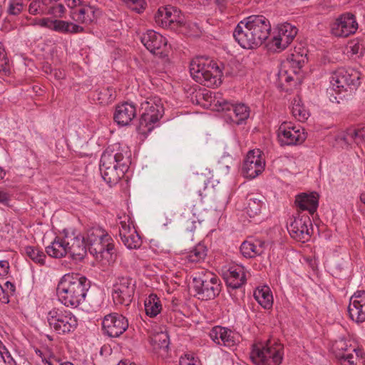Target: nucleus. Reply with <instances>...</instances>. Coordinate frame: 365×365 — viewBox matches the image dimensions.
I'll return each mask as SVG.
<instances>
[{
  "mask_svg": "<svg viewBox=\"0 0 365 365\" xmlns=\"http://www.w3.org/2000/svg\"><path fill=\"white\" fill-rule=\"evenodd\" d=\"M91 282L79 274H66L60 279L56 292L59 301L66 307H77L85 301Z\"/></svg>",
  "mask_w": 365,
  "mask_h": 365,
  "instance_id": "f257e3e1",
  "label": "nucleus"
},
{
  "mask_svg": "<svg viewBox=\"0 0 365 365\" xmlns=\"http://www.w3.org/2000/svg\"><path fill=\"white\" fill-rule=\"evenodd\" d=\"M190 73L196 82L205 86H217L221 83L222 72L220 66L208 58L200 56L192 59Z\"/></svg>",
  "mask_w": 365,
  "mask_h": 365,
  "instance_id": "f03ea898",
  "label": "nucleus"
},
{
  "mask_svg": "<svg viewBox=\"0 0 365 365\" xmlns=\"http://www.w3.org/2000/svg\"><path fill=\"white\" fill-rule=\"evenodd\" d=\"M85 240L89 252L96 259H109L115 253L113 240L108 232L99 227H91L87 230Z\"/></svg>",
  "mask_w": 365,
  "mask_h": 365,
  "instance_id": "7ed1b4c3",
  "label": "nucleus"
},
{
  "mask_svg": "<svg viewBox=\"0 0 365 365\" xmlns=\"http://www.w3.org/2000/svg\"><path fill=\"white\" fill-rule=\"evenodd\" d=\"M195 295L201 300H210L219 295L221 288L219 278L212 272L201 269L192 278Z\"/></svg>",
  "mask_w": 365,
  "mask_h": 365,
  "instance_id": "20e7f679",
  "label": "nucleus"
},
{
  "mask_svg": "<svg viewBox=\"0 0 365 365\" xmlns=\"http://www.w3.org/2000/svg\"><path fill=\"white\" fill-rule=\"evenodd\" d=\"M160 98L150 99L141 103V114L136 129L140 134L146 135L154 128V124L163 115L164 108Z\"/></svg>",
  "mask_w": 365,
  "mask_h": 365,
  "instance_id": "39448f33",
  "label": "nucleus"
},
{
  "mask_svg": "<svg viewBox=\"0 0 365 365\" xmlns=\"http://www.w3.org/2000/svg\"><path fill=\"white\" fill-rule=\"evenodd\" d=\"M256 365H280L283 359V346L280 344H254L250 354Z\"/></svg>",
  "mask_w": 365,
  "mask_h": 365,
  "instance_id": "423d86ee",
  "label": "nucleus"
},
{
  "mask_svg": "<svg viewBox=\"0 0 365 365\" xmlns=\"http://www.w3.org/2000/svg\"><path fill=\"white\" fill-rule=\"evenodd\" d=\"M47 320L51 329L58 334H66L73 331L78 321L75 315L64 307H55L48 313Z\"/></svg>",
  "mask_w": 365,
  "mask_h": 365,
  "instance_id": "0eeeda50",
  "label": "nucleus"
},
{
  "mask_svg": "<svg viewBox=\"0 0 365 365\" xmlns=\"http://www.w3.org/2000/svg\"><path fill=\"white\" fill-rule=\"evenodd\" d=\"M336 357L341 365H358L364 363V353L360 349L352 346V341L344 338L336 340L332 346Z\"/></svg>",
  "mask_w": 365,
  "mask_h": 365,
  "instance_id": "6e6552de",
  "label": "nucleus"
},
{
  "mask_svg": "<svg viewBox=\"0 0 365 365\" xmlns=\"http://www.w3.org/2000/svg\"><path fill=\"white\" fill-rule=\"evenodd\" d=\"M331 89L337 93L352 92L360 85V76L357 71L339 68L330 77Z\"/></svg>",
  "mask_w": 365,
  "mask_h": 365,
  "instance_id": "1a4fd4ad",
  "label": "nucleus"
},
{
  "mask_svg": "<svg viewBox=\"0 0 365 365\" xmlns=\"http://www.w3.org/2000/svg\"><path fill=\"white\" fill-rule=\"evenodd\" d=\"M135 280L128 276H119L113 284L112 297L115 304L128 307L133 301Z\"/></svg>",
  "mask_w": 365,
  "mask_h": 365,
  "instance_id": "9d476101",
  "label": "nucleus"
},
{
  "mask_svg": "<svg viewBox=\"0 0 365 365\" xmlns=\"http://www.w3.org/2000/svg\"><path fill=\"white\" fill-rule=\"evenodd\" d=\"M277 137L282 145H295L302 143L307 135L300 126L291 122H283L277 130Z\"/></svg>",
  "mask_w": 365,
  "mask_h": 365,
  "instance_id": "9b49d317",
  "label": "nucleus"
},
{
  "mask_svg": "<svg viewBox=\"0 0 365 365\" xmlns=\"http://www.w3.org/2000/svg\"><path fill=\"white\" fill-rule=\"evenodd\" d=\"M245 21V25H247L252 33L257 46H260L269 36L271 25L269 20L262 15H252Z\"/></svg>",
  "mask_w": 365,
  "mask_h": 365,
  "instance_id": "f8f14e48",
  "label": "nucleus"
},
{
  "mask_svg": "<svg viewBox=\"0 0 365 365\" xmlns=\"http://www.w3.org/2000/svg\"><path fill=\"white\" fill-rule=\"evenodd\" d=\"M102 328L105 334L110 337H118L128 328L127 318L118 313H111L104 317Z\"/></svg>",
  "mask_w": 365,
  "mask_h": 365,
  "instance_id": "ddd939ff",
  "label": "nucleus"
},
{
  "mask_svg": "<svg viewBox=\"0 0 365 365\" xmlns=\"http://www.w3.org/2000/svg\"><path fill=\"white\" fill-rule=\"evenodd\" d=\"M288 230L294 240L302 242L308 241L312 231V223L309 217L303 215L294 217L288 227Z\"/></svg>",
  "mask_w": 365,
  "mask_h": 365,
  "instance_id": "4468645a",
  "label": "nucleus"
},
{
  "mask_svg": "<svg viewBox=\"0 0 365 365\" xmlns=\"http://www.w3.org/2000/svg\"><path fill=\"white\" fill-rule=\"evenodd\" d=\"M298 29L289 23L279 24L277 34L272 40V46L275 51H281L285 49L297 36Z\"/></svg>",
  "mask_w": 365,
  "mask_h": 365,
  "instance_id": "2eb2a0df",
  "label": "nucleus"
},
{
  "mask_svg": "<svg viewBox=\"0 0 365 365\" xmlns=\"http://www.w3.org/2000/svg\"><path fill=\"white\" fill-rule=\"evenodd\" d=\"M141 42L154 55L161 58L167 56V40L159 33L148 31L142 36Z\"/></svg>",
  "mask_w": 365,
  "mask_h": 365,
  "instance_id": "dca6fc26",
  "label": "nucleus"
},
{
  "mask_svg": "<svg viewBox=\"0 0 365 365\" xmlns=\"http://www.w3.org/2000/svg\"><path fill=\"white\" fill-rule=\"evenodd\" d=\"M358 24L354 15L350 13L341 14L331 26V33L338 37H347L356 32Z\"/></svg>",
  "mask_w": 365,
  "mask_h": 365,
  "instance_id": "f3484780",
  "label": "nucleus"
},
{
  "mask_svg": "<svg viewBox=\"0 0 365 365\" xmlns=\"http://www.w3.org/2000/svg\"><path fill=\"white\" fill-rule=\"evenodd\" d=\"M336 140L342 147L351 146L353 144L361 145L365 142V125L359 124L348 128L336 136Z\"/></svg>",
  "mask_w": 365,
  "mask_h": 365,
  "instance_id": "a211bd4d",
  "label": "nucleus"
},
{
  "mask_svg": "<svg viewBox=\"0 0 365 365\" xmlns=\"http://www.w3.org/2000/svg\"><path fill=\"white\" fill-rule=\"evenodd\" d=\"M348 312L353 321L357 323L365 322V291L358 290L351 297Z\"/></svg>",
  "mask_w": 365,
  "mask_h": 365,
  "instance_id": "6ab92c4d",
  "label": "nucleus"
},
{
  "mask_svg": "<svg viewBox=\"0 0 365 365\" xmlns=\"http://www.w3.org/2000/svg\"><path fill=\"white\" fill-rule=\"evenodd\" d=\"M180 11L172 6L160 8L155 15V22L163 27H169L172 29L182 23L180 15Z\"/></svg>",
  "mask_w": 365,
  "mask_h": 365,
  "instance_id": "aec40b11",
  "label": "nucleus"
},
{
  "mask_svg": "<svg viewBox=\"0 0 365 365\" xmlns=\"http://www.w3.org/2000/svg\"><path fill=\"white\" fill-rule=\"evenodd\" d=\"M245 19L240 21L235 29L233 37L240 46L245 49H255L258 48L252 33L247 25H245Z\"/></svg>",
  "mask_w": 365,
  "mask_h": 365,
  "instance_id": "412c9836",
  "label": "nucleus"
},
{
  "mask_svg": "<svg viewBox=\"0 0 365 365\" xmlns=\"http://www.w3.org/2000/svg\"><path fill=\"white\" fill-rule=\"evenodd\" d=\"M136 116V108L133 103L125 102L115 107L114 120L120 125H128Z\"/></svg>",
  "mask_w": 365,
  "mask_h": 365,
  "instance_id": "4be33fe9",
  "label": "nucleus"
},
{
  "mask_svg": "<svg viewBox=\"0 0 365 365\" xmlns=\"http://www.w3.org/2000/svg\"><path fill=\"white\" fill-rule=\"evenodd\" d=\"M209 335L213 341L220 345L232 347L236 344L235 334L225 327H214L210 330Z\"/></svg>",
  "mask_w": 365,
  "mask_h": 365,
  "instance_id": "5701e85b",
  "label": "nucleus"
},
{
  "mask_svg": "<svg viewBox=\"0 0 365 365\" xmlns=\"http://www.w3.org/2000/svg\"><path fill=\"white\" fill-rule=\"evenodd\" d=\"M98 13L99 11L93 6L81 5L71 10L70 16L79 24H89L97 19Z\"/></svg>",
  "mask_w": 365,
  "mask_h": 365,
  "instance_id": "b1692460",
  "label": "nucleus"
},
{
  "mask_svg": "<svg viewBox=\"0 0 365 365\" xmlns=\"http://www.w3.org/2000/svg\"><path fill=\"white\" fill-rule=\"evenodd\" d=\"M120 164L128 165V160L123 154L107 149L103 153L101 158L100 171H103L106 168L118 167Z\"/></svg>",
  "mask_w": 365,
  "mask_h": 365,
  "instance_id": "393cba45",
  "label": "nucleus"
},
{
  "mask_svg": "<svg viewBox=\"0 0 365 365\" xmlns=\"http://www.w3.org/2000/svg\"><path fill=\"white\" fill-rule=\"evenodd\" d=\"M67 249L68 255H70L72 259L81 260L86 255L88 246L83 237L80 236L69 237Z\"/></svg>",
  "mask_w": 365,
  "mask_h": 365,
  "instance_id": "a878e982",
  "label": "nucleus"
},
{
  "mask_svg": "<svg viewBox=\"0 0 365 365\" xmlns=\"http://www.w3.org/2000/svg\"><path fill=\"white\" fill-rule=\"evenodd\" d=\"M69 237H56L50 245L46 247L47 255L53 258H62L68 255Z\"/></svg>",
  "mask_w": 365,
  "mask_h": 365,
  "instance_id": "bb28decb",
  "label": "nucleus"
},
{
  "mask_svg": "<svg viewBox=\"0 0 365 365\" xmlns=\"http://www.w3.org/2000/svg\"><path fill=\"white\" fill-rule=\"evenodd\" d=\"M296 205L302 210H307L314 214L318 207V195L316 192L311 194L301 193L296 197Z\"/></svg>",
  "mask_w": 365,
  "mask_h": 365,
  "instance_id": "cd10ccee",
  "label": "nucleus"
},
{
  "mask_svg": "<svg viewBox=\"0 0 365 365\" xmlns=\"http://www.w3.org/2000/svg\"><path fill=\"white\" fill-rule=\"evenodd\" d=\"M265 242L256 240L255 242L246 240L240 246V252L247 258H254L262 255L265 250Z\"/></svg>",
  "mask_w": 365,
  "mask_h": 365,
  "instance_id": "c85d7f7f",
  "label": "nucleus"
},
{
  "mask_svg": "<svg viewBox=\"0 0 365 365\" xmlns=\"http://www.w3.org/2000/svg\"><path fill=\"white\" fill-rule=\"evenodd\" d=\"M128 168V165L120 164L116 168H106L105 170L101 172V174L103 179L111 186L115 185L123 177Z\"/></svg>",
  "mask_w": 365,
  "mask_h": 365,
  "instance_id": "c756f323",
  "label": "nucleus"
},
{
  "mask_svg": "<svg viewBox=\"0 0 365 365\" xmlns=\"http://www.w3.org/2000/svg\"><path fill=\"white\" fill-rule=\"evenodd\" d=\"M264 197L255 194H250L247 197V205L245 211L250 217H254L260 213Z\"/></svg>",
  "mask_w": 365,
  "mask_h": 365,
  "instance_id": "7c9ffc66",
  "label": "nucleus"
},
{
  "mask_svg": "<svg viewBox=\"0 0 365 365\" xmlns=\"http://www.w3.org/2000/svg\"><path fill=\"white\" fill-rule=\"evenodd\" d=\"M52 30L62 34H75L83 32L84 29L72 22L54 19Z\"/></svg>",
  "mask_w": 365,
  "mask_h": 365,
  "instance_id": "2f4dec72",
  "label": "nucleus"
},
{
  "mask_svg": "<svg viewBox=\"0 0 365 365\" xmlns=\"http://www.w3.org/2000/svg\"><path fill=\"white\" fill-rule=\"evenodd\" d=\"M145 313L150 317H155L160 313L162 304L155 294H150L144 302Z\"/></svg>",
  "mask_w": 365,
  "mask_h": 365,
  "instance_id": "473e14b6",
  "label": "nucleus"
},
{
  "mask_svg": "<svg viewBox=\"0 0 365 365\" xmlns=\"http://www.w3.org/2000/svg\"><path fill=\"white\" fill-rule=\"evenodd\" d=\"M254 297L263 308L267 309L272 308L273 297L268 287L256 289L254 292Z\"/></svg>",
  "mask_w": 365,
  "mask_h": 365,
  "instance_id": "72a5a7b5",
  "label": "nucleus"
},
{
  "mask_svg": "<svg viewBox=\"0 0 365 365\" xmlns=\"http://www.w3.org/2000/svg\"><path fill=\"white\" fill-rule=\"evenodd\" d=\"M120 239L123 245L130 250L138 249L142 245L141 237L134 227L132 232H124L121 234Z\"/></svg>",
  "mask_w": 365,
  "mask_h": 365,
  "instance_id": "f704fd0d",
  "label": "nucleus"
},
{
  "mask_svg": "<svg viewBox=\"0 0 365 365\" xmlns=\"http://www.w3.org/2000/svg\"><path fill=\"white\" fill-rule=\"evenodd\" d=\"M250 109L244 104H236L234 115L229 113L228 120L237 125L242 124L249 118Z\"/></svg>",
  "mask_w": 365,
  "mask_h": 365,
  "instance_id": "c9c22d12",
  "label": "nucleus"
},
{
  "mask_svg": "<svg viewBox=\"0 0 365 365\" xmlns=\"http://www.w3.org/2000/svg\"><path fill=\"white\" fill-rule=\"evenodd\" d=\"M265 163H252L244 162L242 166V173L245 178L253 179L258 176L264 170Z\"/></svg>",
  "mask_w": 365,
  "mask_h": 365,
  "instance_id": "e433bc0d",
  "label": "nucleus"
},
{
  "mask_svg": "<svg viewBox=\"0 0 365 365\" xmlns=\"http://www.w3.org/2000/svg\"><path fill=\"white\" fill-rule=\"evenodd\" d=\"M207 255V249L202 244H198L185 257V260L190 263L203 262Z\"/></svg>",
  "mask_w": 365,
  "mask_h": 365,
  "instance_id": "4c0bfd02",
  "label": "nucleus"
},
{
  "mask_svg": "<svg viewBox=\"0 0 365 365\" xmlns=\"http://www.w3.org/2000/svg\"><path fill=\"white\" fill-rule=\"evenodd\" d=\"M306 56V54L304 55L297 51L288 56L287 61L289 66L293 68L292 72L294 73H297L298 71L304 66L307 60Z\"/></svg>",
  "mask_w": 365,
  "mask_h": 365,
  "instance_id": "58836bf2",
  "label": "nucleus"
},
{
  "mask_svg": "<svg viewBox=\"0 0 365 365\" xmlns=\"http://www.w3.org/2000/svg\"><path fill=\"white\" fill-rule=\"evenodd\" d=\"M26 255L29 257L35 263L43 265L45 264L46 255L38 248L27 246L24 248Z\"/></svg>",
  "mask_w": 365,
  "mask_h": 365,
  "instance_id": "ea45409f",
  "label": "nucleus"
},
{
  "mask_svg": "<svg viewBox=\"0 0 365 365\" xmlns=\"http://www.w3.org/2000/svg\"><path fill=\"white\" fill-rule=\"evenodd\" d=\"M153 341L155 349L162 350L167 352L169 348L170 339L167 332L157 333L153 338Z\"/></svg>",
  "mask_w": 365,
  "mask_h": 365,
  "instance_id": "a19ab883",
  "label": "nucleus"
},
{
  "mask_svg": "<svg viewBox=\"0 0 365 365\" xmlns=\"http://www.w3.org/2000/svg\"><path fill=\"white\" fill-rule=\"evenodd\" d=\"M292 113L293 115L300 121L307 120L309 115V112L296 100H294L292 103Z\"/></svg>",
  "mask_w": 365,
  "mask_h": 365,
  "instance_id": "79ce46f5",
  "label": "nucleus"
},
{
  "mask_svg": "<svg viewBox=\"0 0 365 365\" xmlns=\"http://www.w3.org/2000/svg\"><path fill=\"white\" fill-rule=\"evenodd\" d=\"M114 91L111 87L101 88L98 93V99L101 103L107 104L114 100Z\"/></svg>",
  "mask_w": 365,
  "mask_h": 365,
  "instance_id": "37998d69",
  "label": "nucleus"
},
{
  "mask_svg": "<svg viewBox=\"0 0 365 365\" xmlns=\"http://www.w3.org/2000/svg\"><path fill=\"white\" fill-rule=\"evenodd\" d=\"M23 0H9L7 11L9 15L17 16L24 9Z\"/></svg>",
  "mask_w": 365,
  "mask_h": 365,
  "instance_id": "c03bdc74",
  "label": "nucleus"
},
{
  "mask_svg": "<svg viewBox=\"0 0 365 365\" xmlns=\"http://www.w3.org/2000/svg\"><path fill=\"white\" fill-rule=\"evenodd\" d=\"M127 6L135 12L140 14L143 12L146 6L145 0H123Z\"/></svg>",
  "mask_w": 365,
  "mask_h": 365,
  "instance_id": "a18cd8bd",
  "label": "nucleus"
},
{
  "mask_svg": "<svg viewBox=\"0 0 365 365\" xmlns=\"http://www.w3.org/2000/svg\"><path fill=\"white\" fill-rule=\"evenodd\" d=\"M225 274L232 277L235 279H242L245 282L244 268L241 266L236 265L230 267Z\"/></svg>",
  "mask_w": 365,
  "mask_h": 365,
  "instance_id": "49530a36",
  "label": "nucleus"
},
{
  "mask_svg": "<svg viewBox=\"0 0 365 365\" xmlns=\"http://www.w3.org/2000/svg\"><path fill=\"white\" fill-rule=\"evenodd\" d=\"M215 105L218 106L222 111L225 112V118L227 119H228L229 113L234 115V110H235L236 104L231 103L227 100L222 99L217 100Z\"/></svg>",
  "mask_w": 365,
  "mask_h": 365,
  "instance_id": "de8ad7c7",
  "label": "nucleus"
},
{
  "mask_svg": "<svg viewBox=\"0 0 365 365\" xmlns=\"http://www.w3.org/2000/svg\"><path fill=\"white\" fill-rule=\"evenodd\" d=\"M255 161L264 163L262 158V152L259 149L250 150L244 162L253 163Z\"/></svg>",
  "mask_w": 365,
  "mask_h": 365,
  "instance_id": "09e8293b",
  "label": "nucleus"
},
{
  "mask_svg": "<svg viewBox=\"0 0 365 365\" xmlns=\"http://www.w3.org/2000/svg\"><path fill=\"white\" fill-rule=\"evenodd\" d=\"M224 278L225 279L226 285L231 289H238L245 283L242 279H235V278L226 274H225Z\"/></svg>",
  "mask_w": 365,
  "mask_h": 365,
  "instance_id": "8fccbe9b",
  "label": "nucleus"
},
{
  "mask_svg": "<svg viewBox=\"0 0 365 365\" xmlns=\"http://www.w3.org/2000/svg\"><path fill=\"white\" fill-rule=\"evenodd\" d=\"M123 220L119 222L120 227L119 228V235L121 237V234L125 232H130L133 230L130 227V225L132 224L130 217L128 215H124Z\"/></svg>",
  "mask_w": 365,
  "mask_h": 365,
  "instance_id": "3c124183",
  "label": "nucleus"
},
{
  "mask_svg": "<svg viewBox=\"0 0 365 365\" xmlns=\"http://www.w3.org/2000/svg\"><path fill=\"white\" fill-rule=\"evenodd\" d=\"M0 71H3L5 73L9 71V58L1 46H0Z\"/></svg>",
  "mask_w": 365,
  "mask_h": 365,
  "instance_id": "603ef678",
  "label": "nucleus"
},
{
  "mask_svg": "<svg viewBox=\"0 0 365 365\" xmlns=\"http://www.w3.org/2000/svg\"><path fill=\"white\" fill-rule=\"evenodd\" d=\"M278 79L282 85L284 82L289 83L293 80V77L288 73L287 71L284 70V63L278 73Z\"/></svg>",
  "mask_w": 365,
  "mask_h": 365,
  "instance_id": "864d4df0",
  "label": "nucleus"
},
{
  "mask_svg": "<svg viewBox=\"0 0 365 365\" xmlns=\"http://www.w3.org/2000/svg\"><path fill=\"white\" fill-rule=\"evenodd\" d=\"M41 10V3L38 1H33L31 2L29 6V12L31 14L35 15Z\"/></svg>",
  "mask_w": 365,
  "mask_h": 365,
  "instance_id": "5fc2aeb1",
  "label": "nucleus"
},
{
  "mask_svg": "<svg viewBox=\"0 0 365 365\" xmlns=\"http://www.w3.org/2000/svg\"><path fill=\"white\" fill-rule=\"evenodd\" d=\"M53 20L54 19H52L51 18H43L38 21V25H40L42 27H46L47 29L52 30Z\"/></svg>",
  "mask_w": 365,
  "mask_h": 365,
  "instance_id": "6e6d98bb",
  "label": "nucleus"
},
{
  "mask_svg": "<svg viewBox=\"0 0 365 365\" xmlns=\"http://www.w3.org/2000/svg\"><path fill=\"white\" fill-rule=\"evenodd\" d=\"M10 200V195L6 192L0 190V203L4 205L9 206Z\"/></svg>",
  "mask_w": 365,
  "mask_h": 365,
  "instance_id": "4d7b16f0",
  "label": "nucleus"
},
{
  "mask_svg": "<svg viewBox=\"0 0 365 365\" xmlns=\"http://www.w3.org/2000/svg\"><path fill=\"white\" fill-rule=\"evenodd\" d=\"M9 263L6 260L0 261V276H5L8 274Z\"/></svg>",
  "mask_w": 365,
  "mask_h": 365,
  "instance_id": "13d9d810",
  "label": "nucleus"
},
{
  "mask_svg": "<svg viewBox=\"0 0 365 365\" xmlns=\"http://www.w3.org/2000/svg\"><path fill=\"white\" fill-rule=\"evenodd\" d=\"M2 356H0V359H2L5 363L9 364V365H11V362H14L11 354L7 350V349L5 347V349H2Z\"/></svg>",
  "mask_w": 365,
  "mask_h": 365,
  "instance_id": "bf43d9fd",
  "label": "nucleus"
},
{
  "mask_svg": "<svg viewBox=\"0 0 365 365\" xmlns=\"http://www.w3.org/2000/svg\"><path fill=\"white\" fill-rule=\"evenodd\" d=\"M0 301L4 303H8L9 302V294L6 290L1 287L0 284Z\"/></svg>",
  "mask_w": 365,
  "mask_h": 365,
  "instance_id": "052dcab7",
  "label": "nucleus"
},
{
  "mask_svg": "<svg viewBox=\"0 0 365 365\" xmlns=\"http://www.w3.org/2000/svg\"><path fill=\"white\" fill-rule=\"evenodd\" d=\"M67 6L73 10L74 8L78 7L80 5V0H65Z\"/></svg>",
  "mask_w": 365,
  "mask_h": 365,
  "instance_id": "680f3d73",
  "label": "nucleus"
},
{
  "mask_svg": "<svg viewBox=\"0 0 365 365\" xmlns=\"http://www.w3.org/2000/svg\"><path fill=\"white\" fill-rule=\"evenodd\" d=\"M48 365H73L71 362L69 361H64L62 362L60 360H58L56 359H51L50 361H47Z\"/></svg>",
  "mask_w": 365,
  "mask_h": 365,
  "instance_id": "e2e57ef3",
  "label": "nucleus"
},
{
  "mask_svg": "<svg viewBox=\"0 0 365 365\" xmlns=\"http://www.w3.org/2000/svg\"><path fill=\"white\" fill-rule=\"evenodd\" d=\"M53 9L56 13L63 14L65 12V7L62 4H57Z\"/></svg>",
  "mask_w": 365,
  "mask_h": 365,
  "instance_id": "0e129e2a",
  "label": "nucleus"
},
{
  "mask_svg": "<svg viewBox=\"0 0 365 365\" xmlns=\"http://www.w3.org/2000/svg\"><path fill=\"white\" fill-rule=\"evenodd\" d=\"M4 285L11 293H14L15 292V286L13 283L8 281L4 284Z\"/></svg>",
  "mask_w": 365,
  "mask_h": 365,
  "instance_id": "69168bd1",
  "label": "nucleus"
},
{
  "mask_svg": "<svg viewBox=\"0 0 365 365\" xmlns=\"http://www.w3.org/2000/svg\"><path fill=\"white\" fill-rule=\"evenodd\" d=\"M216 4L219 6V9L222 11L225 8V1L223 0H215Z\"/></svg>",
  "mask_w": 365,
  "mask_h": 365,
  "instance_id": "338daca9",
  "label": "nucleus"
},
{
  "mask_svg": "<svg viewBox=\"0 0 365 365\" xmlns=\"http://www.w3.org/2000/svg\"><path fill=\"white\" fill-rule=\"evenodd\" d=\"M360 200L365 205V192H363L360 195Z\"/></svg>",
  "mask_w": 365,
  "mask_h": 365,
  "instance_id": "774afa93",
  "label": "nucleus"
}]
</instances>
